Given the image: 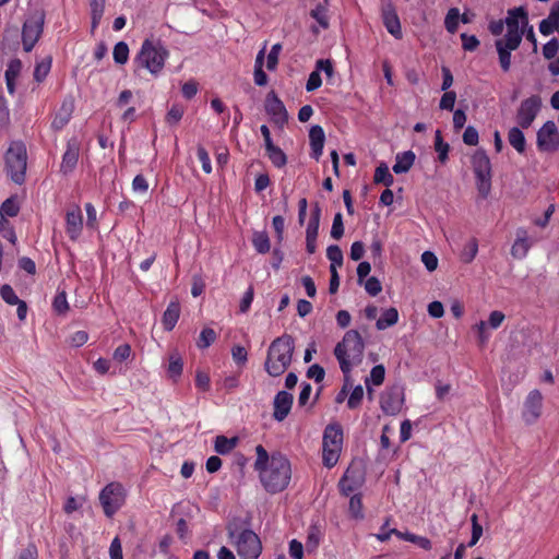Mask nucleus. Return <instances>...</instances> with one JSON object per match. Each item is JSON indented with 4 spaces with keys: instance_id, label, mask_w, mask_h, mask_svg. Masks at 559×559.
Instances as JSON below:
<instances>
[{
    "instance_id": "36",
    "label": "nucleus",
    "mask_w": 559,
    "mask_h": 559,
    "mask_svg": "<svg viewBox=\"0 0 559 559\" xmlns=\"http://www.w3.org/2000/svg\"><path fill=\"white\" fill-rule=\"evenodd\" d=\"M52 58L50 56L41 59L35 66L34 80L38 83L43 82L50 72Z\"/></svg>"
},
{
    "instance_id": "41",
    "label": "nucleus",
    "mask_w": 559,
    "mask_h": 559,
    "mask_svg": "<svg viewBox=\"0 0 559 559\" xmlns=\"http://www.w3.org/2000/svg\"><path fill=\"white\" fill-rule=\"evenodd\" d=\"M321 530L317 525H311L308 528L306 547L308 551H313L318 548L321 542Z\"/></svg>"
},
{
    "instance_id": "20",
    "label": "nucleus",
    "mask_w": 559,
    "mask_h": 559,
    "mask_svg": "<svg viewBox=\"0 0 559 559\" xmlns=\"http://www.w3.org/2000/svg\"><path fill=\"white\" fill-rule=\"evenodd\" d=\"M294 397L287 391H280L273 402V417L277 421H283L290 413Z\"/></svg>"
},
{
    "instance_id": "46",
    "label": "nucleus",
    "mask_w": 559,
    "mask_h": 559,
    "mask_svg": "<svg viewBox=\"0 0 559 559\" xmlns=\"http://www.w3.org/2000/svg\"><path fill=\"white\" fill-rule=\"evenodd\" d=\"M460 21V11L457 8H451L444 19L445 29L450 34H454L457 31Z\"/></svg>"
},
{
    "instance_id": "21",
    "label": "nucleus",
    "mask_w": 559,
    "mask_h": 559,
    "mask_svg": "<svg viewBox=\"0 0 559 559\" xmlns=\"http://www.w3.org/2000/svg\"><path fill=\"white\" fill-rule=\"evenodd\" d=\"M309 140L311 147V157L319 160L323 153V146L325 141L324 130L321 126H312L309 131Z\"/></svg>"
},
{
    "instance_id": "17",
    "label": "nucleus",
    "mask_w": 559,
    "mask_h": 559,
    "mask_svg": "<svg viewBox=\"0 0 559 559\" xmlns=\"http://www.w3.org/2000/svg\"><path fill=\"white\" fill-rule=\"evenodd\" d=\"M83 230V215L79 205H73L66 214V233L73 241L78 240Z\"/></svg>"
},
{
    "instance_id": "30",
    "label": "nucleus",
    "mask_w": 559,
    "mask_h": 559,
    "mask_svg": "<svg viewBox=\"0 0 559 559\" xmlns=\"http://www.w3.org/2000/svg\"><path fill=\"white\" fill-rule=\"evenodd\" d=\"M519 19H521L523 23L527 24V12L523 7L509 10L508 17L506 19L507 29H520Z\"/></svg>"
},
{
    "instance_id": "37",
    "label": "nucleus",
    "mask_w": 559,
    "mask_h": 559,
    "mask_svg": "<svg viewBox=\"0 0 559 559\" xmlns=\"http://www.w3.org/2000/svg\"><path fill=\"white\" fill-rule=\"evenodd\" d=\"M384 378H385V368L383 365H376L374 367H372L371 371H370V378L369 379H366V385H367V390H368V394L371 395L372 394V389L369 388V381L373 384V385H381L384 381Z\"/></svg>"
},
{
    "instance_id": "32",
    "label": "nucleus",
    "mask_w": 559,
    "mask_h": 559,
    "mask_svg": "<svg viewBox=\"0 0 559 559\" xmlns=\"http://www.w3.org/2000/svg\"><path fill=\"white\" fill-rule=\"evenodd\" d=\"M399 321V311L396 308L391 307L385 309L382 316L377 320L376 326L378 330H385Z\"/></svg>"
},
{
    "instance_id": "55",
    "label": "nucleus",
    "mask_w": 559,
    "mask_h": 559,
    "mask_svg": "<svg viewBox=\"0 0 559 559\" xmlns=\"http://www.w3.org/2000/svg\"><path fill=\"white\" fill-rule=\"evenodd\" d=\"M197 156L202 165V169L205 174L212 173L211 158L204 146L199 145L197 148Z\"/></svg>"
},
{
    "instance_id": "63",
    "label": "nucleus",
    "mask_w": 559,
    "mask_h": 559,
    "mask_svg": "<svg viewBox=\"0 0 559 559\" xmlns=\"http://www.w3.org/2000/svg\"><path fill=\"white\" fill-rule=\"evenodd\" d=\"M322 85V79L320 72L316 69L309 74V78L306 83L307 92H313L318 90Z\"/></svg>"
},
{
    "instance_id": "33",
    "label": "nucleus",
    "mask_w": 559,
    "mask_h": 559,
    "mask_svg": "<svg viewBox=\"0 0 559 559\" xmlns=\"http://www.w3.org/2000/svg\"><path fill=\"white\" fill-rule=\"evenodd\" d=\"M265 152L266 156L275 167L282 168L286 165L287 156L281 147L272 144L265 147Z\"/></svg>"
},
{
    "instance_id": "56",
    "label": "nucleus",
    "mask_w": 559,
    "mask_h": 559,
    "mask_svg": "<svg viewBox=\"0 0 559 559\" xmlns=\"http://www.w3.org/2000/svg\"><path fill=\"white\" fill-rule=\"evenodd\" d=\"M559 51V40L557 38H551L547 41L543 47V56L547 60H551L556 57Z\"/></svg>"
},
{
    "instance_id": "45",
    "label": "nucleus",
    "mask_w": 559,
    "mask_h": 559,
    "mask_svg": "<svg viewBox=\"0 0 559 559\" xmlns=\"http://www.w3.org/2000/svg\"><path fill=\"white\" fill-rule=\"evenodd\" d=\"M478 252V241L476 238H472L463 248L461 253V260L464 263H471Z\"/></svg>"
},
{
    "instance_id": "51",
    "label": "nucleus",
    "mask_w": 559,
    "mask_h": 559,
    "mask_svg": "<svg viewBox=\"0 0 559 559\" xmlns=\"http://www.w3.org/2000/svg\"><path fill=\"white\" fill-rule=\"evenodd\" d=\"M471 522H472V537H471L469 542L467 543V546L474 547L478 543V540L480 539V537L483 535V526L479 524L478 516L475 513L472 514Z\"/></svg>"
},
{
    "instance_id": "15",
    "label": "nucleus",
    "mask_w": 559,
    "mask_h": 559,
    "mask_svg": "<svg viewBox=\"0 0 559 559\" xmlns=\"http://www.w3.org/2000/svg\"><path fill=\"white\" fill-rule=\"evenodd\" d=\"M264 108L271 117L274 124L284 127L288 121V112L284 103L280 99L275 91H270L265 97Z\"/></svg>"
},
{
    "instance_id": "54",
    "label": "nucleus",
    "mask_w": 559,
    "mask_h": 559,
    "mask_svg": "<svg viewBox=\"0 0 559 559\" xmlns=\"http://www.w3.org/2000/svg\"><path fill=\"white\" fill-rule=\"evenodd\" d=\"M362 397H364L362 386L356 385L353 389V391L347 400V407L349 409H355V408L359 407V405L361 404Z\"/></svg>"
},
{
    "instance_id": "49",
    "label": "nucleus",
    "mask_w": 559,
    "mask_h": 559,
    "mask_svg": "<svg viewBox=\"0 0 559 559\" xmlns=\"http://www.w3.org/2000/svg\"><path fill=\"white\" fill-rule=\"evenodd\" d=\"M310 16L314 19L322 28L326 29L329 27L328 10L324 5L318 4L311 10Z\"/></svg>"
},
{
    "instance_id": "2",
    "label": "nucleus",
    "mask_w": 559,
    "mask_h": 559,
    "mask_svg": "<svg viewBox=\"0 0 559 559\" xmlns=\"http://www.w3.org/2000/svg\"><path fill=\"white\" fill-rule=\"evenodd\" d=\"M295 350V341L283 334L272 341L269 346L264 369L271 377L282 376L290 366Z\"/></svg>"
},
{
    "instance_id": "53",
    "label": "nucleus",
    "mask_w": 559,
    "mask_h": 559,
    "mask_svg": "<svg viewBox=\"0 0 559 559\" xmlns=\"http://www.w3.org/2000/svg\"><path fill=\"white\" fill-rule=\"evenodd\" d=\"M344 235V224H343V215L342 213H336L333 218L332 228H331V237L335 240H338Z\"/></svg>"
},
{
    "instance_id": "24",
    "label": "nucleus",
    "mask_w": 559,
    "mask_h": 559,
    "mask_svg": "<svg viewBox=\"0 0 559 559\" xmlns=\"http://www.w3.org/2000/svg\"><path fill=\"white\" fill-rule=\"evenodd\" d=\"M180 317V305L178 301H170L163 313L162 323L166 331H171Z\"/></svg>"
},
{
    "instance_id": "4",
    "label": "nucleus",
    "mask_w": 559,
    "mask_h": 559,
    "mask_svg": "<svg viewBox=\"0 0 559 559\" xmlns=\"http://www.w3.org/2000/svg\"><path fill=\"white\" fill-rule=\"evenodd\" d=\"M364 349L365 343L356 330L347 331L342 342L337 343L334 348V355L345 377L349 374L354 365L361 362Z\"/></svg>"
},
{
    "instance_id": "38",
    "label": "nucleus",
    "mask_w": 559,
    "mask_h": 559,
    "mask_svg": "<svg viewBox=\"0 0 559 559\" xmlns=\"http://www.w3.org/2000/svg\"><path fill=\"white\" fill-rule=\"evenodd\" d=\"M320 218H321V209L317 203L311 211L310 218H309L307 229H306V236H317L318 237Z\"/></svg>"
},
{
    "instance_id": "52",
    "label": "nucleus",
    "mask_w": 559,
    "mask_h": 559,
    "mask_svg": "<svg viewBox=\"0 0 559 559\" xmlns=\"http://www.w3.org/2000/svg\"><path fill=\"white\" fill-rule=\"evenodd\" d=\"M0 296L2 300L10 306H15V304L20 302L21 300L15 294L14 289L9 284H4L1 286Z\"/></svg>"
},
{
    "instance_id": "59",
    "label": "nucleus",
    "mask_w": 559,
    "mask_h": 559,
    "mask_svg": "<svg viewBox=\"0 0 559 559\" xmlns=\"http://www.w3.org/2000/svg\"><path fill=\"white\" fill-rule=\"evenodd\" d=\"M19 210L16 201L13 198H9L1 204L0 212L2 215L14 217L17 215Z\"/></svg>"
},
{
    "instance_id": "25",
    "label": "nucleus",
    "mask_w": 559,
    "mask_h": 559,
    "mask_svg": "<svg viewBox=\"0 0 559 559\" xmlns=\"http://www.w3.org/2000/svg\"><path fill=\"white\" fill-rule=\"evenodd\" d=\"M531 245L527 239V233L524 229H519L516 233V239L511 248V254L516 259H523L526 257Z\"/></svg>"
},
{
    "instance_id": "11",
    "label": "nucleus",
    "mask_w": 559,
    "mask_h": 559,
    "mask_svg": "<svg viewBox=\"0 0 559 559\" xmlns=\"http://www.w3.org/2000/svg\"><path fill=\"white\" fill-rule=\"evenodd\" d=\"M365 483V472L359 464L352 463L338 481L340 492L348 497Z\"/></svg>"
},
{
    "instance_id": "16",
    "label": "nucleus",
    "mask_w": 559,
    "mask_h": 559,
    "mask_svg": "<svg viewBox=\"0 0 559 559\" xmlns=\"http://www.w3.org/2000/svg\"><path fill=\"white\" fill-rule=\"evenodd\" d=\"M404 395L400 388L394 386L384 391L380 396V407L385 415H397L403 406Z\"/></svg>"
},
{
    "instance_id": "9",
    "label": "nucleus",
    "mask_w": 559,
    "mask_h": 559,
    "mask_svg": "<svg viewBox=\"0 0 559 559\" xmlns=\"http://www.w3.org/2000/svg\"><path fill=\"white\" fill-rule=\"evenodd\" d=\"M45 12L43 10L32 11L22 26V44L25 52H31L44 32Z\"/></svg>"
},
{
    "instance_id": "8",
    "label": "nucleus",
    "mask_w": 559,
    "mask_h": 559,
    "mask_svg": "<svg viewBox=\"0 0 559 559\" xmlns=\"http://www.w3.org/2000/svg\"><path fill=\"white\" fill-rule=\"evenodd\" d=\"M473 171L479 195L487 199L491 190V163L484 150H477L472 156Z\"/></svg>"
},
{
    "instance_id": "42",
    "label": "nucleus",
    "mask_w": 559,
    "mask_h": 559,
    "mask_svg": "<svg viewBox=\"0 0 559 559\" xmlns=\"http://www.w3.org/2000/svg\"><path fill=\"white\" fill-rule=\"evenodd\" d=\"M496 49L499 56V63L504 72H508L511 67V51L513 49L504 48L500 41H496Z\"/></svg>"
},
{
    "instance_id": "35",
    "label": "nucleus",
    "mask_w": 559,
    "mask_h": 559,
    "mask_svg": "<svg viewBox=\"0 0 559 559\" xmlns=\"http://www.w3.org/2000/svg\"><path fill=\"white\" fill-rule=\"evenodd\" d=\"M374 183H382L386 188L391 187L394 182V178L389 170V167L385 163H381L374 170L373 176Z\"/></svg>"
},
{
    "instance_id": "23",
    "label": "nucleus",
    "mask_w": 559,
    "mask_h": 559,
    "mask_svg": "<svg viewBox=\"0 0 559 559\" xmlns=\"http://www.w3.org/2000/svg\"><path fill=\"white\" fill-rule=\"evenodd\" d=\"M22 70V61L17 58L12 59L4 72L5 84L8 93L13 95L15 93V81L19 78Z\"/></svg>"
},
{
    "instance_id": "5",
    "label": "nucleus",
    "mask_w": 559,
    "mask_h": 559,
    "mask_svg": "<svg viewBox=\"0 0 559 559\" xmlns=\"http://www.w3.org/2000/svg\"><path fill=\"white\" fill-rule=\"evenodd\" d=\"M5 173L17 185L25 180L27 167L26 146L22 141H13L10 143L5 154Z\"/></svg>"
},
{
    "instance_id": "29",
    "label": "nucleus",
    "mask_w": 559,
    "mask_h": 559,
    "mask_svg": "<svg viewBox=\"0 0 559 559\" xmlns=\"http://www.w3.org/2000/svg\"><path fill=\"white\" fill-rule=\"evenodd\" d=\"M508 141L518 153L522 154L525 152L526 140L524 133L519 127H513L509 130Z\"/></svg>"
},
{
    "instance_id": "13",
    "label": "nucleus",
    "mask_w": 559,
    "mask_h": 559,
    "mask_svg": "<svg viewBox=\"0 0 559 559\" xmlns=\"http://www.w3.org/2000/svg\"><path fill=\"white\" fill-rule=\"evenodd\" d=\"M543 413V395L539 390H532L524 400L522 419L527 425H534Z\"/></svg>"
},
{
    "instance_id": "43",
    "label": "nucleus",
    "mask_w": 559,
    "mask_h": 559,
    "mask_svg": "<svg viewBox=\"0 0 559 559\" xmlns=\"http://www.w3.org/2000/svg\"><path fill=\"white\" fill-rule=\"evenodd\" d=\"M112 57L116 63L126 64L129 60V46L124 41H119L115 45Z\"/></svg>"
},
{
    "instance_id": "60",
    "label": "nucleus",
    "mask_w": 559,
    "mask_h": 559,
    "mask_svg": "<svg viewBox=\"0 0 559 559\" xmlns=\"http://www.w3.org/2000/svg\"><path fill=\"white\" fill-rule=\"evenodd\" d=\"M462 47L466 51H474L479 46V40L475 35H468L466 33L461 34Z\"/></svg>"
},
{
    "instance_id": "34",
    "label": "nucleus",
    "mask_w": 559,
    "mask_h": 559,
    "mask_svg": "<svg viewBox=\"0 0 559 559\" xmlns=\"http://www.w3.org/2000/svg\"><path fill=\"white\" fill-rule=\"evenodd\" d=\"M522 37L523 32L520 29H507L504 38L498 39L497 41H500L504 48L515 50L521 45Z\"/></svg>"
},
{
    "instance_id": "58",
    "label": "nucleus",
    "mask_w": 559,
    "mask_h": 559,
    "mask_svg": "<svg viewBox=\"0 0 559 559\" xmlns=\"http://www.w3.org/2000/svg\"><path fill=\"white\" fill-rule=\"evenodd\" d=\"M183 112V107L181 105L175 104L168 110L166 115V121L169 124H176L181 120Z\"/></svg>"
},
{
    "instance_id": "1",
    "label": "nucleus",
    "mask_w": 559,
    "mask_h": 559,
    "mask_svg": "<svg viewBox=\"0 0 559 559\" xmlns=\"http://www.w3.org/2000/svg\"><path fill=\"white\" fill-rule=\"evenodd\" d=\"M255 454L253 467L259 473V479L265 491L274 495L285 490L292 478L289 460L280 452L269 455L262 444L255 447Z\"/></svg>"
},
{
    "instance_id": "14",
    "label": "nucleus",
    "mask_w": 559,
    "mask_h": 559,
    "mask_svg": "<svg viewBox=\"0 0 559 559\" xmlns=\"http://www.w3.org/2000/svg\"><path fill=\"white\" fill-rule=\"evenodd\" d=\"M537 147L542 152H555L559 148V130L552 120L546 121L537 131Z\"/></svg>"
},
{
    "instance_id": "57",
    "label": "nucleus",
    "mask_w": 559,
    "mask_h": 559,
    "mask_svg": "<svg viewBox=\"0 0 559 559\" xmlns=\"http://www.w3.org/2000/svg\"><path fill=\"white\" fill-rule=\"evenodd\" d=\"M281 50H282L281 44H275L272 46V48L267 55V59H266L267 70L273 71L276 69L277 63H278V55H280Z\"/></svg>"
},
{
    "instance_id": "7",
    "label": "nucleus",
    "mask_w": 559,
    "mask_h": 559,
    "mask_svg": "<svg viewBox=\"0 0 559 559\" xmlns=\"http://www.w3.org/2000/svg\"><path fill=\"white\" fill-rule=\"evenodd\" d=\"M98 499L104 514L111 519L124 506L127 490L121 483L111 481L100 490Z\"/></svg>"
},
{
    "instance_id": "22",
    "label": "nucleus",
    "mask_w": 559,
    "mask_h": 559,
    "mask_svg": "<svg viewBox=\"0 0 559 559\" xmlns=\"http://www.w3.org/2000/svg\"><path fill=\"white\" fill-rule=\"evenodd\" d=\"M383 24L386 31L396 39L403 37L402 26L396 11L393 8L383 11Z\"/></svg>"
},
{
    "instance_id": "27",
    "label": "nucleus",
    "mask_w": 559,
    "mask_h": 559,
    "mask_svg": "<svg viewBox=\"0 0 559 559\" xmlns=\"http://www.w3.org/2000/svg\"><path fill=\"white\" fill-rule=\"evenodd\" d=\"M182 370H183V360H182L181 355L177 350L171 352L168 357V367H167V372H168L169 378H171L174 381H177L180 378V376L182 374Z\"/></svg>"
},
{
    "instance_id": "64",
    "label": "nucleus",
    "mask_w": 559,
    "mask_h": 559,
    "mask_svg": "<svg viewBox=\"0 0 559 559\" xmlns=\"http://www.w3.org/2000/svg\"><path fill=\"white\" fill-rule=\"evenodd\" d=\"M195 386L203 392H207L211 388L210 376L206 372L197 371Z\"/></svg>"
},
{
    "instance_id": "19",
    "label": "nucleus",
    "mask_w": 559,
    "mask_h": 559,
    "mask_svg": "<svg viewBox=\"0 0 559 559\" xmlns=\"http://www.w3.org/2000/svg\"><path fill=\"white\" fill-rule=\"evenodd\" d=\"M80 155V144L76 139H71L67 143V150L62 156V162L60 165V171L63 175H68L72 173L78 164Z\"/></svg>"
},
{
    "instance_id": "10",
    "label": "nucleus",
    "mask_w": 559,
    "mask_h": 559,
    "mask_svg": "<svg viewBox=\"0 0 559 559\" xmlns=\"http://www.w3.org/2000/svg\"><path fill=\"white\" fill-rule=\"evenodd\" d=\"M229 536L235 539L237 552L242 559H258L261 555L262 544L253 531L246 528L239 533L230 532Z\"/></svg>"
},
{
    "instance_id": "62",
    "label": "nucleus",
    "mask_w": 559,
    "mask_h": 559,
    "mask_svg": "<svg viewBox=\"0 0 559 559\" xmlns=\"http://www.w3.org/2000/svg\"><path fill=\"white\" fill-rule=\"evenodd\" d=\"M365 289L370 296H377L382 290L381 282L374 277L371 276L365 282Z\"/></svg>"
},
{
    "instance_id": "18",
    "label": "nucleus",
    "mask_w": 559,
    "mask_h": 559,
    "mask_svg": "<svg viewBox=\"0 0 559 559\" xmlns=\"http://www.w3.org/2000/svg\"><path fill=\"white\" fill-rule=\"evenodd\" d=\"M74 108V98L67 96L51 121V128L56 131L62 130L71 120Z\"/></svg>"
},
{
    "instance_id": "50",
    "label": "nucleus",
    "mask_w": 559,
    "mask_h": 559,
    "mask_svg": "<svg viewBox=\"0 0 559 559\" xmlns=\"http://www.w3.org/2000/svg\"><path fill=\"white\" fill-rule=\"evenodd\" d=\"M348 509L352 518L356 520L364 519L362 501L360 495H354L350 497Z\"/></svg>"
},
{
    "instance_id": "12",
    "label": "nucleus",
    "mask_w": 559,
    "mask_h": 559,
    "mask_svg": "<svg viewBox=\"0 0 559 559\" xmlns=\"http://www.w3.org/2000/svg\"><path fill=\"white\" fill-rule=\"evenodd\" d=\"M542 108V98L538 95H532L522 100L516 111V122L520 128L528 129L537 117Z\"/></svg>"
},
{
    "instance_id": "40",
    "label": "nucleus",
    "mask_w": 559,
    "mask_h": 559,
    "mask_svg": "<svg viewBox=\"0 0 559 559\" xmlns=\"http://www.w3.org/2000/svg\"><path fill=\"white\" fill-rule=\"evenodd\" d=\"M435 150L438 153V159L440 160V163L444 164L449 157L448 154L450 146L447 142L443 141L440 130L436 131Z\"/></svg>"
},
{
    "instance_id": "31",
    "label": "nucleus",
    "mask_w": 559,
    "mask_h": 559,
    "mask_svg": "<svg viewBox=\"0 0 559 559\" xmlns=\"http://www.w3.org/2000/svg\"><path fill=\"white\" fill-rule=\"evenodd\" d=\"M105 3L106 0H91L90 1V10H91V26L92 31H95L105 12Z\"/></svg>"
},
{
    "instance_id": "39",
    "label": "nucleus",
    "mask_w": 559,
    "mask_h": 559,
    "mask_svg": "<svg viewBox=\"0 0 559 559\" xmlns=\"http://www.w3.org/2000/svg\"><path fill=\"white\" fill-rule=\"evenodd\" d=\"M252 245L257 252L259 253H267L270 251V238L264 231H255L252 237Z\"/></svg>"
},
{
    "instance_id": "28",
    "label": "nucleus",
    "mask_w": 559,
    "mask_h": 559,
    "mask_svg": "<svg viewBox=\"0 0 559 559\" xmlns=\"http://www.w3.org/2000/svg\"><path fill=\"white\" fill-rule=\"evenodd\" d=\"M238 437L227 438L223 435L217 436L214 441V450L221 455H226L238 445Z\"/></svg>"
},
{
    "instance_id": "26",
    "label": "nucleus",
    "mask_w": 559,
    "mask_h": 559,
    "mask_svg": "<svg viewBox=\"0 0 559 559\" xmlns=\"http://www.w3.org/2000/svg\"><path fill=\"white\" fill-rule=\"evenodd\" d=\"M416 155L413 151H406L399 153L395 157V164L393 165V171L395 174L407 173L414 165Z\"/></svg>"
},
{
    "instance_id": "3",
    "label": "nucleus",
    "mask_w": 559,
    "mask_h": 559,
    "mask_svg": "<svg viewBox=\"0 0 559 559\" xmlns=\"http://www.w3.org/2000/svg\"><path fill=\"white\" fill-rule=\"evenodd\" d=\"M169 57V51L159 39L146 38L133 59L134 71L145 69L153 76H158Z\"/></svg>"
},
{
    "instance_id": "44",
    "label": "nucleus",
    "mask_w": 559,
    "mask_h": 559,
    "mask_svg": "<svg viewBox=\"0 0 559 559\" xmlns=\"http://www.w3.org/2000/svg\"><path fill=\"white\" fill-rule=\"evenodd\" d=\"M52 309L59 316H64L69 310V302L67 293L64 290L58 292L52 300Z\"/></svg>"
},
{
    "instance_id": "48",
    "label": "nucleus",
    "mask_w": 559,
    "mask_h": 559,
    "mask_svg": "<svg viewBox=\"0 0 559 559\" xmlns=\"http://www.w3.org/2000/svg\"><path fill=\"white\" fill-rule=\"evenodd\" d=\"M326 258L331 261L330 267L337 269L343 264V252L337 245H331L328 247Z\"/></svg>"
},
{
    "instance_id": "61",
    "label": "nucleus",
    "mask_w": 559,
    "mask_h": 559,
    "mask_svg": "<svg viewBox=\"0 0 559 559\" xmlns=\"http://www.w3.org/2000/svg\"><path fill=\"white\" fill-rule=\"evenodd\" d=\"M455 99H456L455 92H453V91L444 92V94L442 95V97L440 99V103H439L440 109H442V110H453L454 104H455Z\"/></svg>"
},
{
    "instance_id": "47",
    "label": "nucleus",
    "mask_w": 559,
    "mask_h": 559,
    "mask_svg": "<svg viewBox=\"0 0 559 559\" xmlns=\"http://www.w3.org/2000/svg\"><path fill=\"white\" fill-rule=\"evenodd\" d=\"M216 332L213 329L204 328L197 341V346L202 349L207 348L216 341Z\"/></svg>"
},
{
    "instance_id": "6",
    "label": "nucleus",
    "mask_w": 559,
    "mask_h": 559,
    "mask_svg": "<svg viewBox=\"0 0 559 559\" xmlns=\"http://www.w3.org/2000/svg\"><path fill=\"white\" fill-rule=\"evenodd\" d=\"M343 447V428L333 423L325 427L322 438V463L325 467H334L340 459Z\"/></svg>"
}]
</instances>
